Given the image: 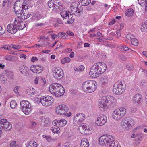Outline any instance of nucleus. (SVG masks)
Masks as SVG:
<instances>
[{"label":"nucleus","mask_w":147,"mask_h":147,"mask_svg":"<svg viewBox=\"0 0 147 147\" xmlns=\"http://www.w3.org/2000/svg\"><path fill=\"white\" fill-rule=\"evenodd\" d=\"M107 68L106 64L104 63L98 62L95 63L91 67L89 72L90 76L97 78L103 73Z\"/></svg>","instance_id":"1"},{"label":"nucleus","mask_w":147,"mask_h":147,"mask_svg":"<svg viewBox=\"0 0 147 147\" xmlns=\"http://www.w3.org/2000/svg\"><path fill=\"white\" fill-rule=\"evenodd\" d=\"M83 90L86 92L91 93L97 88V83L94 80H88L84 82L82 85Z\"/></svg>","instance_id":"2"},{"label":"nucleus","mask_w":147,"mask_h":147,"mask_svg":"<svg viewBox=\"0 0 147 147\" xmlns=\"http://www.w3.org/2000/svg\"><path fill=\"white\" fill-rule=\"evenodd\" d=\"M125 85L123 81L120 80L115 82L113 86V93L115 94L120 95L125 90Z\"/></svg>","instance_id":"3"},{"label":"nucleus","mask_w":147,"mask_h":147,"mask_svg":"<svg viewBox=\"0 0 147 147\" xmlns=\"http://www.w3.org/2000/svg\"><path fill=\"white\" fill-rule=\"evenodd\" d=\"M62 86L59 84L54 83L52 84L49 87V90L51 94L56 97H59L63 95L65 92L64 89H62V92H61L62 89H60Z\"/></svg>","instance_id":"4"},{"label":"nucleus","mask_w":147,"mask_h":147,"mask_svg":"<svg viewBox=\"0 0 147 147\" xmlns=\"http://www.w3.org/2000/svg\"><path fill=\"white\" fill-rule=\"evenodd\" d=\"M60 14L63 19L67 20V21L65 22L66 24H71L74 22L75 19L73 18V14L69 11H62Z\"/></svg>","instance_id":"5"},{"label":"nucleus","mask_w":147,"mask_h":147,"mask_svg":"<svg viewBox=\"0 0 147 147\" xmlns=\"http://www.w3.org/2000/svg\"><path fill=\"white\" fill-rule=\"evenodd\" d=\"M20 105L22 110L26 115H28L31 111L30 105L28 101H22L20 102Z\"/></svg>","instance_id":"6"},{"label":"nucleus","mask_w":147,"mask_h":147,"mask_svg":"<svg viewBox=\"0 0 147 147\" xmlns=\"http://www.w3.org/2000/svg\"><path fill=\"white\" fill-rule=\"evenodd\" d=\"M53 75L54 78L58 80L63 77L64 73L61 69L59 67H55L53 70Z\"/></svg>","instance_id":"7"},{"label":"nucleus","mask_w":147,"mask_h":147,"mask_svg":"<svg viewBox=\"0 0 147 147\" xmlns=\"http://www.w3.org/2000/svg\"><path fill=\"white\" fill-rule=\"evenodd\" d=\"M113 140L112 136L108 135H103L100 136L99 139V141L101 145L108 144L111 140Z\"/></svg>","instance_id":"8"},{"label":"nucleus","mask_w":147,"mask_h":147,"mask_svg":"<svg viewBox=\"0 0 147 147\" xmlns=\"http://www.w3.org/2000/svg\"><path fill=\"white\" fill-rule=\"evenodd\" d=\"M68 107L66 105L62 104L56 108V112L58 115H64L68 111Z\"/></svg>","instance_id":"9"},{"label":"nucleus","mask_w":147,"mask_h":147,"mask_svg":"<svg viewBox=\"0 0 147 147\" xmlns=\"http://www.w3.org/2000/svg\"><path fill=\"white\" fill-rule=\"evenodd\" d=\"M53 98L49 96H43L41 99L40 102L43 106H49L52 103Z\"/></svg>","instance_id":"10"},{"label":"nucleus","mask_w":147,"mask_h":147,"mask_svg":"<svg viewBox=\"0 0 147 147\" xmlns=\"http://www.w3.org/2000/svg\"><path fill=\"white\" fill-rule=\"evenodd\" d=\"M107 117L104 115H99L97 120L95 122V124L98 126H101L104 125L107 121Z\"/></svg>","instance_id":"11"},{"label":"nucleus","mask_w":147,"mask_h":147,"mask_svg":"<svg viewBox=\"0 0 147 147\" xmlns=\"http://www.w3.org/2000/svg\"><path fill=\"white\" fill-rule=\"evenodd\" d=\"M22 0L16 1L14 4V9L16 13H18L20 11H22Z\"/></svg>","instance_id":"12"},{"label":"nucleus","mask_w":147,"mask_h":147,"mask_svg":"<svg viewBox=\"0 0 147 147\" xmlns=\"http://www.w3.org/2000/svg\"><path fill=\"white\" fill-rule=\"evenodd\" d=\"M14 22L15 25L18 28V30H22L26 27V23L20 21L18 18H15Z\"/></svg>","instance_id":"13"},{"label":"nucleus","mask_w":147,"mask_h":147,"mask_svg":"<svg viewBox=\"0 0 147 147\" xmlns=\"http://www.w3.org/2000/svg\"><path fill=\"white\" fill-rule=\"evenodd\" d=\"M132 119L130 118H125L122 120L121 122V125L123 128L129 127L132 125Z\"/></svg>","instance_id":"14"},{"label":"nucleus","mask_w":147,"mask_h":147,"mask_svg":"<svg viewBox=\"0 0 147 147\" xmlns=\"http://www.w3.org/2000/svg\"><path fill=\"white\" fill-rule=\"evenodd\" d=\"M7 31L12 34H15L18 31V28L14 24H9L7 26Z\"/></svg>","instance_id":"15"},{"label":"nucleus","mask_w":147,"mask_h":147,"mask_svg":"<svg viewBox=\"0 0 147 147\" xmlns=\"http://www.w3.org/2000/svg\"><path fill=\"white\" fill-rule=\"evenodd\" d=\"M42 67L38 65H33L31 66L30 69L31 71L34 73L39 74L42 71Z\"/></svg>","instance_id":"16"},{"label":"nucleus","mask_w":147,"mask_h":147,"mask_svg":"<svg viewBox=\"0 0 147 147\" xmlns=\"http://www.w3.org/2000/svg\"><path fill=\"white\" fill-rule=\"evenodd\" d=\"M107 103L105 98L101 99L99 105V108L101 111H104L107 110L108 108Z\"/></svg>","instance_id":"17"},{"label":"nucleus","mask_w":147,"mask_h":147,"mask_svg":"<svg viewBox=\"0 0 147 147\" xmlns=\"http://www.w3.org/2000/svg\"><path fill=\"white\" fill-rule=\"evenodd\" d=\"M133 100L135 103H137L140 105H141L143 103L142 96L139 94H136L134 96Z\"/></svg>","instance_id":"18"},{"label":"nucleus","mask_w":147,"mask_h":147,"mask_svg":"<svg viewBox=\"0 0 147 147\" xmlns=\"http://www.w3.org/2000/svg\"><path fill=\"white\" fill-rule=\"evenodd\" d=\"M19 69L20 72L24 75L26 76L28 75L29 69L27 66L24 65L21 66L19 67Z\"/></svg>","instance_id":"19"},{"label":"nucleus","mask_w":147,"mask_h":147,"mask_svg":"<svg viewBox=\"0 0 147 147\" xmlns=\"http://www.w3.org/2000/svg\"><path fill=\"white\" fill-rule=\"evenodd\" d=\"M110 78L109 75H105L102 76L100 78V82L103 85L107 84L109 81Z\"/></svg>","instance_id":"20"},{"label":"nucleus","mask_w":147,"mask_h":147,"mask_svg":"<svg viewBox=\"0 0 147 147\" xmlns=\"http://www.w3.org/2000/svg\"><path fill=\"white\" fill-rule=\"evenodd\" d=\"M88 125L85 123H83L79 127V130L82 134L85 135Z\"/></svg>","instance_id":"21"},{"label":"nucleus","mask_w":147,"mask_h":147,"mask_svg":"<svg viewBox=\"0 0 147 147\" xmlns=\"http://www.w3.org/2000/svg\"><path fill=\"white\" fill-rule=\"evenodd\" d=\"M22 10H28L29 6L30 5V0H22Z\"/></svg>","instance_id":"22"},{"label":"nucleus","mask_w":147,"mask_h":147,"mask_svg":"<svg viewBox=\"0 0 147 147\" xmlns=\"http://www.w3.org/2000/svg\"><path fill=\"white\" fill-rule=\"evenodd\" d=\"M85 115L82 113H79L74 116V118L80 122H82L85 119Z\"/></svg>","instance_id":"23"},{"label":"nucleus","mask_w":147,"mask_h":147,"mask_svg":"<svg viewBox=\"0 0 147 147\" xmlns=\"http://www.w3.org/2000/svg\"><path fill=\"white\" fill-rule=\"evenodd\" d=\"M120 111L119 109L115 110L113 113V118L116 120H118L121 118L122 117L120 115Z\"/></svg>","instance_id":"24"},{"label":"nucleus","mask_w":147,"mask_h":147,"mask_svg":"<svg viewBox=\"0 0 147 147\" xmlns=\"http://www.w3.org/2000/svg\"><path fill=\"white\" fill-rule=\"evenodd\" d=\"M89 146V142L87 139L84 138L81 140L80 144L81 147H88Z\"/></svg>","instance_id":"25"},{"label":"nucleus","mask_w":147,"mask_h":147,"mask_svg":"<svg viewBox=\"0 0 147 147\" xmlns=\"http://www.w3.org/2000/svg\"><path fill=\"white\" fill-rule=\"evenodd\" d=\"M3 74L5 75L8 79H12L13 78V73L12 71L6 70L4 71Z\"/></svg>","instance_id":"26"},{"label":"nucleus","mask_w":147,"mask_h":147,"mask_svg":"<svg viewBox=\"0 0 147 147\" xmlns=\"http://www.w3.org/2000/svg\"><path fill=\"white\" fill-rule=\"evenodd\" d=\"M26 93L30 96L35 94H36L35 90L33 88L28 87L26 90Z\"/></svg>","instance_id":"27"},{"label":"nucleus","mask_w":147,"mask_h":147,"mask_svg":"<svg viewBox=\"0 0 147 147\" xmlns=\"http://www.w3.org/2000/svg\"><path fill=\"white\" fill-rule=\"evenodd\" d=\"M105 100L108 103L110 102L111 103H115L116 102V100L115 98L111 96H107L105 98Z\"/></svg>","instance_id":"28"},{"label":"nucleus","mask_w":147,"mask_h":147,"mask_svg":"<svg viewBox=\"0 0 147 147\" xmlns=\"http://www.w3.org/2000/svg\"><path fill=\"white\" fill-rule=\"evenodd\" d=\"M58 126L59 127H62L65 126L67 124V121L65 119L58 120L57 121Z\"/></svg>","instance_id":"29"},{"label":"nucleus","mask_w":147,"mask_h":147,"mask_svg":"<svg viewBox=\"0 0 147 147\" xmlns=\"http://www.w3.org/2000/svg\"><path fill=\"white\" fill-rule=\"evenodd\" d=\"M3 129L5 131L9 130H10L12 127V125L8 121L6 123L5 126L3 127Z\"/></svg>","instance_id":"30"},{"label":"nucleus","mask_w":147,"mask_h":147,"mask_svg":"<svg viewBox=\"0 0 147 147\" xmlns=\"http://www.w3.org/2000/svg\"><path fill=\"white\" fill-rule=\"evenodd\" d=\"M36 142L34 141H30L26 144V147H37Z\"/></svg>","instance_id":"31"},{"label":"nucleus","mask_w":147,"mask_h":147,"mask_svg":"<svg viewBox=\"0 0 147 147\" xmlns=\"http://www.w3.org/2000/svg\"><path fill=\"white\" fill-rule=\"evenodd\" d=\"M115 142V141L114 142L113 138V140H111L108 144L109 147H117V142H116V143Z\"/></svg>","instance_id":"32"},{"label":"nucleus","mask_w":147,"mask_h":147,"mask_svg":"<svg viewBox=\"0 0 147 147\" xmlns=\"http://www.w3.org/2000/svg\"><path fill=\"white\" fill-rule=\"evenodd\" d=\"M134 13V11L133 9L130 8L127 10L125 13V15L129 17L132 16Z\"/></svg>","instance_id":"33"},{"label":"nucleus","mask_w":147,"mask_h":147,"mask_svg":"<svg viewBox=\"0 0 147 147\" xmlns=\"http://www.w3.org/2000/svg\"><path fill=\"white\" fill-rule=\"evenodd\" d=\"M119 109L120 111V116L122 117H123L126 113V109L123 107H121Z\"/></svg>","instance_id":"34"},{"label":"nucleus","mask_w":147,"mask_h":147,"mask_svg":"<svg viewBox=\"0 0 147 147\" xmlns=\"http://www.w3.org/2000/svg\"><path fill=\"white\" fill-rule=\"evenodd\" d=\"M55 3L54 5V7H53L54 11H57V9H60L61 8V3H57L56 2H55Z\"/></svg>","instance_id":"35"},{"label":"nucleus","mask_w":147,"mask_h":147,"mask_svg":"<svg viewBox=\"0 0 147 147\" xmlns=\"http://www.w3.org/2000/svg\"><path fill=\"white\" fill-rule=\"evenodd\" d=\"M71 60L70 59L69 57H67L62 59L61 62L62 64H65L66 63L69 62Z\"/></svg>","instance_id":"36"},{"label":"nucleus","mask_w":147,"mask_h":147,"mask_svg":"<svg viewBox=\"0 0 147 147\" xmlns=\"http://www.w3.org/2000/svg\"><path fill=\"white\" fill-rule=\"evenodd\" d=\"M87 128L85 135L91 134L93 131L92 127L89 126H88Z\"/></svg>","instance_id":"37"},{"label":"nucleus","mask_w":147,"mask_h":147,"mask_svg":"<svg viewBox=\"0 0 147 147\" xmlns=\"http://www.w3.org/2000/svg\"><path fill=\"white\" fill-rule=\"evenodd\" d=\"M23 10L22 11H21L20 12H19L18 13H16L17 14H18L17 16L18 17V18H20V19H23L24 18H25V13H24Z\"/></svg>","instance_id":"38"},{"label":"nucleus","mask_w":147,"mask_h":147,"mask_svg":"<svg viewBox=\"0 0 147 147\" xmlns=\"http://www.w3.org/2000/svg\"><path fill=\"white\" fill-rule=\"evenodd\" d=\"M90 2V0H81L82 5L83 6L88 5Z\"/></svg>","instance_id":"39"},{"label":"nucleus","mask_w":147,"mask_h":147,"mask_svg":"<svg viewBox=\"0 0 147 147\" xmlns=\"http://www.w3.org/2000/svg\"><path fill=\"white\" fill-rule=\"evenodd\" d=\"M48 6L49 8L52 9L53 10H54L53 7H54V5L55 4L53 1L52 0H50L48 3Z\"/></svg>","instance_id":"40"},{"label":"nucleus","mask_w":147,"mask_h":147,"mask_svg":"<svg viewBox=\"0 0 147 147\" xmlns=\"http://www.w3.org/2000/svg\"><path fill=\"white\" fill-rule=\"evenodd\" d=\"M78 4H77L76 3L73 2L71 4V9H78Z\"/></svg>","instance_id":"41"},{"label":"nucleus","mask_w":147,"mask_h":147,"mask_svg":"<svg viewBox=\"0 0 147 147\" xmlns=\"http://www.w3.org/2000/svg\"><path fill=\"white\" fill-rule=\"evenodd\" d=\"M127 69L129 71H132L134 69V67L132 63H129L126 65Z\"/></svg>","instance_id":"42"},{"label":"nucleus","mask_w":147,"mask_h":147,"mask_svg":"<svg viewBox=\"0 0 147 147\" xmlns=\"http://www.w3.org/2000/svg\"><path fill=\"white\" fill-rule=\"evenodd\" d=\"M131 44L135 46H137L138 45V41L134 37L131 40Z\"/></svg>","instance_id":"43"},{"label":"nucleus","mask_w":147,"mask_h":147,"mask_svg":"<svg viewBox=\"0 0 147 147\" xmlns=\"http://www.w3.org/2000/svg\"><path fill=\"white\" fill-rule=\"evenodd\" d=\"M74 13V14L77 16H80L81 15V10L80 9H79V7L78 8V9H76Z\"/></svg>","instance_id":"44"},{"label":"nucleus","mask_w":147,"mask_h":147,"mask_svg":"<svg viewBox=\"0 0 147 147\" xmlns=\"http://www.w3.org/2000/svg\"><path fill=\"white\" fill-rule=\"evenodd\" d=\"M17 105L16 102L14 100H12L10 102V106L12 108H15L16 106Z\"/></svg>","instance_id":"45"},{"label":"nucleus","mask_w":147,"mask_h":147,"mask_svg":"<svg viewBox=\"0 0 147 147\" xmlns=\"http://www.w3.org/2000/svg\"><path fill=\"white\" fill-rule=\"evenodd\" d=\"M13 56L11 55H7L5 56V59L7 60L12 61Z\"/></svg>","instance_id":"46"},{"label":"nucleus","mask_w":147,"mask_h":147,"mask_svg":"<svg viewBox=\"0 0 147 147\" xmlns=\"http://www.w3.org/2000/svg\"><path fill=\"white\" fill-rule=\"evenodd\" d=\"M10 147H19L18 144H16V142L15 141H13L11 142L10 144Z\"/></svg>","instance_id":"47"},{"label":"nucleus","mask_w":147,"mask_h":147,"mask_svg":"<svg viewBox=\"0 0 147 147\" xmlns=\"http://www.w3.org/2000/svg\"><path fill=\"white\" fill-rule=\"evenodd\" d=\"M7 121L6 119H2L0 120V127H1L4 124H5L7 122Z\"/></svg>","instance_id":"48"},{"label":"nucleus","mask_w":147,"mask_h":147,"mask_svg":"<svg viewBox=\"0 0 147 147\" xmlns=\"http://www.w3.org/2000/svg\"><path fill=\"white\" fill-rule=\"evenodd\" d=\"M42 136L44 138L46 139L49 142H50L51 140V137L50 136L43 135Z\"/></svg>","instance_id":"49"},{"label":"nucleus","mask_w":147,"mask_h":147,"mask_svg":"<svg viewBox=\"0 0 147 147\" xmlns=\"http://www.w3.org/2000/svg\"><path fill=\"white\" fill-rule=\"evenodd\" d=\"M134 36L131 34H128L126 36V38L129 40H131L134 38Z\"/></svg>","instance_id":"50"},{"label":"nucleus","mask_w":147,"mask_h":147,"mask_svg":"<svg viewBox=\"0 0 147 147\" xmlns=\"http://www.w3.org/2000/svg\"><path fill=\"white\" fill-rule=\"evenodd\" d=\"M6 76L5 75L3 74L0 77L1 80L2 81H3V82H4L7 79L5 77Z\"/></svg>","instance_id":"51"},{"label":"nucleus","mask_w":147,"mask_h":147,"mask_svg":"<svg viewBox=\"0 0 147 147\" xmlns=\"http://www.w3.org/2000/svg\"><path fill=\"white\" fill-rule=\"evenodd\" d=\"M10 47H11L15 49H18L21 48V46L19 45H15L11 44L10 45Z\"/></svg>","instance_id":"52"},{"label":"nucleus","mask_w":147,"mask_h":147,"mask_svg":"<svg viewBox=\"0 0 147 147\" xmlns=\"http://www.w3.org/2000/svg\"><path fill=\"white\" fill-rule=\"evenodd\" d=\"M62 38L63 39H67L68 38V36L65 33L62 32L61 33Z\"/></svg>","instance_id":"53"},{"label":"nucleus","mask_w":147,"mask_h":147,"mask_svg":"<svg viewBox=\"0 0 147 147\" xmlns=\"http://www.w3.org/2000/svg\"><path fill=\"white\" fill-rule=\"evenodd\" d=\"M36 123L34 122H33L32 123L31 125L30 126V127L31 128H35L36 126Z\"/></svg>","instance_id":"54"},{"label":"nucleus","mask_w":147,"mask_h":147,"mask_svg":"<svg viewBox=\"0 0 147 147\" xmlns=\"http://www.w3.org/2000/svg\"><path fill=\"white\" fill-rule=\"evenodd\" d=\"M72 51V49L70 48H67L64 50L65 52L66 53H69Z\"/></svg>","instance_id":"55"},{"label":"nucleus","mask_w":147,"mask_h":147,"mask_svg":"<svg viewBox=\"0 0 147 147\" xmlns=\"http://www.w3.org/2000/svg\"><path fill=\"white\" fill-rule=\"evenodd\" d=\"M122 47L123 49V50H124L125 51L128 50L129 49V48L125 45H124V46H121V48Z\"/></svg>","instance_id":"56"},{"label":"nucleus","mask_w":147,"mask_h":147,"mask_svg":"<svg viewBox=\"0 0 147 147\" xmlns=\"http://www.w3.org/2000/svg\"><path fill=\"white\" fill-rule=\"evenodd\" d=\"M66 33L67 34L69 35L70 36H74V33L70 31H67Z\"/></svg>","instance_id":"57"},{"label":"nucleus","mask_w":147,"mask_h":147,"mask_svg":"<svg viewBox=\"0 0 147 147\" xmlns=\"http://www.w3.org/2000/svg\"><path fill=\"white\" fill-rule=\"evenodd\" d=\"M137 110V108L136 107H133L131 109V111L132 113L136 112Z\"/></svg>","instance_id":"58"},{"label":"nucleus","mask_w":147,"mask_h":147,"mask_svg":"<svg viewBox=\"0 0 147 147\" xmlns=\"http://www.w3.org/2000/svg\"><path fill=\"white\" fill-rule=\"evenodd\" d=\"M51 130H52V132L54 133H58V131H57V128H53V127H52V129H51Z\"/></svg>","instance_id":"59"},{"label":"nucleus","mask_w":147,"mask_h":147,"mask_svg":"<svg viewBox=\"0 0 147 147\" xmlns=\"http://www.w3.org/2000/svg\"><path fill=\"white\" fill-rule=\"evenodd\" d=\"M38 59L36 57H32L31 58V61L34 62L35 60H38Z\"/></svg>","instance_id":"60"},{"label":"nucleus","mask_w":147,"mask_h":147,"mask_svg":"<svg viewBox=\"0 0 147 147\" xmlns=\"http://www.w3.org/2000/svg\"><path fill=\"white\" fill-rule=\"evenodd\" d=\"M32 15L31 14L28 13L26 15L25 14V18H24V19H27L29 17H30Z\"/></svg>","instance_id":"61"},{"label":"nucleus","mask_w":147,"mask_h":147,"mask_svg":"<svg viewBox=\"0 0 147 147\" xmlns=\"http://www.w3.org/2000/svg\"><path fill=\"white\" fill-rule=\"evenodd\" d=\"M84 69V67L83 65H81L79 67L80 71H83Z\"/></svg>","instance_id":"62"},{"label":"nucleus","mask_w":147,"mask_h":147,"mask_svg":"<svg viewBox=\"0 0 147 147\" xmlns=\"http://www.w3.org/2000/svg\"><path fill=\"white\" fill-rule=\"evenodd\" d=\"M58 120H55L53 122V124L54 126L58 125L57 121Z\"/></svg>","instance_id":"63"},{"label":"nucleus","mask_w":147,"mask_h":147,"mask_svg":"<svg viewBox=\"0 0 147 147\" xmlns=\"http://www.w3.org/2000/svg\"><path fill=\"white\" fill-rule=\"evenodd\" d=\"M136 139H138L139 140H141V139H142V137L140 134H138L136 136Z\"/></svg>","instance_id":"64"}]
</instances>
